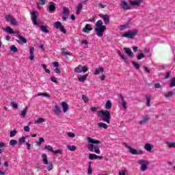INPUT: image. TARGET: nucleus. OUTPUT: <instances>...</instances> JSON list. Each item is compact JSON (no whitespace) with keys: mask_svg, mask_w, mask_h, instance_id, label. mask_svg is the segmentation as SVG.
I'll use <instances>...</instances> for the list:
<instances>
[{"mask_svg":"<svg viewBox=\"0 0 175 175\" xmlns=\"http://www.w3.org/2000/svg\"><path fill=\"white\" fill-rule=\"evenodd\" d=\"M120 6L122 8V9H124V10H131L132 8V5H131V3H128V2H126L125 0H122L121 1Z\"/></svg>","mask_w":175,"mask_h":175,"instance_id":"0eeeda50","label":"nucleus"},{"mask_svg":"<svg viewBox=\"0 0 175 175\" xmlns=\"http://www.w3.org/2000/svg\"><path fill=\"white\" fill-rule=\"evenodd\" d=\"M10 50H11V51H13L14 53H17V51H18V49H17V47H16V46H14V45H12L10 46Z\"/></svg>","mask_w":175,"mask_h":175,"instance_id":"49530a36","label":"nucleus"},{"mask_svg":"<svg viewBox=\"0 0 175 175\" xmlns=\"http://www.w3.org/2000/svg\"><path fill=\"white\" fill-rule=\"evenodd\" d=\"M174 95V92H168L167 93L164 94L165 98H172Z\"/></svg>","mask_w":175,"mask_h":175,"instance_id":"473e14b6","label":"nucleus"},{"mask_svg":"<svg viewBox=\"0 0 175 175\" xmlns=\"http://www.w3.org/2000/svg\"><path fill=\"white\" fill-rule=\"evenodd\" d=\"M144 57H145V56H144V53H139V54H138V55L137 56V59L140 60V59L144 58Z\"/></svg>","mask_w":175,"mask_h":175,"instance_id":"6e6d98bb","label":"nucleus"},{"mask_svg":"<svg viewBox=\"0 0 175 175\" xmlns=\"http://www.w3.org/2000/svg\"><path fill=\"white\" fill-rule=\"evenodd\" d=\"M126 28H129V24H124L122 26H120V31H124V29H126Z\"/></svg>","mask_w":175,"mask_h":175,"instance_id":"a19ab883","label":"nucleus"},{"mask_svg":"<svg viewBox=\"0 0 175 175\" xmlns=\"http://www.w3.org/2000/svg\"><path fill=\"white\" fill-rule=\"evenodd\" d=\"M91 161L89 162V166L88 168V174H92V167H91Z\"/></svg>","mask_w":175,"mask_h":175,"instance_id":"e433bc0d","label":"nucleus"},{"mask_svg":"<svg viewBox=\"0 0 175 175\" xmlns=\"http://www.w3.org/2000/svg\"><path fill=\"white\" fill-rule=\"evenodd\" d=\"M67 148L70 151H76L77 148L76 146H68Z\"/></svg>","mask_w":175,"mask_h":175,"instance_id":"a18cd8bd","label":"nucleus"},{"mask_svg":"<svg viewBox=\"0 0 175 175\" xmlns=\"http://www.w3.org/2000/svg\"><path fill=\"white\" fill-rule=\"evenodd\" d=\"M51 81H52V83H55L56 84L58 83V81L57 80V78H55V77H51Z\"/></svg>","mask_w":175,"mask_h":175,"instance_id":"13d9d810","label":"nucleus"},{"mask_svg":"<svg viewBox=\"0 0 175 175\" xmlns=\"http://www.w3.org/2000/svg\"><path fill=\"white\" fill-rule=\"evenodd\" d=\"M10 23H11V25H14V27L17 26V21L16 20V18H12L11 19Z\"/></svg>","mask_w":175,"mask_h":175,"instance_id":"37998d69","label":"nucleus"},{"mask_svg":"<svg viewBox=\"0 0 175 175\" xmlns=\"http://www.w3.org/2000/svg\"><path fill=\"white\" fill-rule=\"evenodd\" d=\"M167 144L170 148H175V143H172V142H167Z\"/></svg>","mask_w":175,"mask_h":175,"instance_id":"4d7b16f0","label":"nucleus"},{"mask_svg":"<svg viewBox=\"0 0 175 175\" xmlns=\"http://www.w3.org/2000/svg\"><path fill=\"white\" fill-rule=\"evenodd\" d=\"M74 72L75 73H81L82 72V70H81V68H80V66H79L78 67H76L74 70Z\"/></svg>","mask_w":175,"mask_h":175,"instance_id":"864d4df0","label":"nucleus"},{"mask_svg":"<svg viewBox=\"0 0 175 175\" xmlns=\"http://www.w3.org/2000/svg\"><path fill=\"white\" fill-rule=\"evenodd\" d=\"M17 38H19V40H16V42H18V43L20 44H24L27 43V39H25V38L21 36V35H18Z\"/></svg>","mask_w":175,"mask_h":175,"instance_id":"2eb2a0df","label":"nucleus"},{"mask_svg":"<svg viewBox=\"0 0 175 175\" xmlns=\"http://www.w3.org/2000/svg\"><path fill=\"white\" fill-rule=\"evenodd\" d=\"M53 111V113H55L56 116H61V113H62V111H61V109H59V106L57 105H55Z\"/></svg>","mask_w":175,"mask_h":175,"instance_id":"ddd939ff","label":"nucleus"},{"mask_svg":"<svg viewBox=\"0 0 175 175\" xmlns=\"http://www.w3.org/2000/svg\"><path fill=\"white\" fill-rule=\"evenodd\" d=\"M33 51H35V48L33 46H30L29 48L30 56L29 57V58L31 61L33 60V58H35V55H33Z\"/></svg>","mask_w":175,"mask_h":175,"instance_id":"f3484780","label":"nucleus"},{"mask_svg":"<svg viewBox=\"0 0 175 175\" xmlns=\"http://www.w3.org/2000/svg\"><path fill=\"white\" fill-rule=\"evenodd\" d=\"M131 64L135 68V69H136L137 70H139V69H140V64H139L137 62H132Z\"/></svg>","mask_w":175,"mask_h":175,"instance_id":"2f4dec72","label":"nucleus"},{"mask_svg":"<svg viewBox=\"0 0 175 175\" xmlns=\"http://www.w3.org/2000/svg\"><path fill=\"white\" fill-rule=\"evenodd\" d=\"M38 3V5H46V0H39Z\"/></svg>","mask_w":175,"mask_h":175,"instance_id":"e2e57ef3","label":"nucleus"},{"mask_svg":"<svg viewBox=\"0 0 175 175\" xmlns=\"http://www.w3.org/2000/svg\"><path fill=\"white\" fill-rule=\"evenodd\" d=\"M70 13V11L69 10V8H68L67 7H64L63 8V14H64V16H69Z\"/></svg>","mask_w":175,"mask_h":175,"instance_id":"c85d7f7f","label":"nucleus"},{"mask_svg":"<svg viewBox=\"0 0 175 175\" xmlns=\"http://www.w3.org/2000/svg\"><path fill=\"white\" fill-rule=\"evenodd\" d=\"M49 10L51 12H54L55 10V3L54 2H50L49 5Z\"/></svg>","mask_w":175,"mask_h":175,"instance_id":"b1692460","label":"nucleus"},{"mask_svg":"<svg viewBox=\"0 0 175 175\" xmlns=\"http://www.w3.org/2000/svg\"><path fill=\"white\" fill-rule=\"evenodd\" d=\"M118 55H120V58H122V59H123V61H124V62H126V64H129V60H128V58L122 54L121 51H118Z\"/></svg>","mask_w":175,"mask_h":175,"instance_id":"a211bd4d","label":"nucleus"},{"mask_svg":"<svg viewBox=\"0 0 175 175\" xmlns=\"http://www.w3.org/2000/svg\"><path fill=\"white\" fill-rule=\"evenodd\" d=\"M83 32H85L86 33H88L90 31H92V27L90 24H86L85 27L82 29Z\"/></svg>","mask_w":175,"mask_h":175,"instance_id":"4468645a","label":"nucleus"},{"mask_svg":"<svg viewBox=\"0 0 175 175\" xmlns=\"http://www.w3.org/2000/svg\"><path fill=\"white\" fill-rule=\"evenodd\" d=\"M55 73L59 74L61 73V68L56 67L54 70Z\"/></svg>","mask_w":175,"mask_h":175,"instance_id":"774afa93","label":"nucleus"},{"mask_svg":"<svg viewBox=\"0 0 175 175\" xmlns=\"http://www.w3.org/2000/svg\"><path fill=\"white\" fill-rule=\"evenodd\" d=\"M138 163L141 165V170L142 172H146L147 170V166L150 165L148 161H146L144 159H140L138 161Z\"/></svg>","mask_w":175,"mask_h":175,"instance_id":"20e7f679","label":"nucleus"},{"mask_svg":"<svg viewBox=\"0 0 175 175\" xmlns=\"http://www.w3.org/2000/svg\"><path fill=\"white\" fill-rule=\"evenodd\" d=\"M23 129H24L25 132H29V131H31L29 126H25Z\"/></svg>","mask_w":175,"mask_h":175,"instance_id":"69168bd1","label":"nucleus"},{"mask_svg":"<svg viewBox=\"0 0 175 175\" xmlns=\"http://www.w3.org/2000/svg\"><path fill=\"white\" fill-rule=\"evenodd\" d=\"M87 140L88 143H92L89 144V146L88 147V149L89 151H91V152H96V154H100V149H99V147L98 146H95L94 144H100V141L99 140H95L90 137H87Z\"/></svg>","mask_w":175,"mask_h":175,"instance_id":"f257e3e1","label":"nucleus"},{"mask_svg":"<svg viewBox=\"0 0 175 175\" xmlns=\"http://www.w3.org/2000/svg\"><path fill=\"white\" fill-rule=\"evenodd\" d=\"M130 152L131 154H133V155H137V150L134 148H130Z\"/></svg>","mask_w":175,"mask_h":175,"instance_id":"603ef678","label":"nucleus"},{"mask_svg":"<svg viewBox=\"0 0 175 175\" xmlns=\"http://www.w3.org/2000/svg\"><path fill=\"white\" fill-rule=\"evenodd\" d=\"M44 139L41 137L38 139V141H36L35 142L36 146H42V144L44 143Z\"/></svg>","mask_w":175,"mask_h":175,"instance_id":"c756f323","label":"nucleus"},{"mask_svg":"<svg viewBox=\"0 0 175 175\" xmlns=\"http://www.w3.org/2000/svg\"><path fill=\"white\" fill-rule=\"evenodd\" d=\"M42 122H44V120L43 119V118H40L35 121V124H42Z\"/></svg>","mask_w":175,"mask_h":175,"instance_id":"8fccbe9b","label":"nucleus"},{"mask_svg":"<svg viewBox=\"0 0 175 175\" xmlns=\"http://www.w3.org/2000/svg\"><path fill=\"white\" fill-rule=\"evenodd\" d=\"M150 121V117L145 116L142 118L141 121L139 122V125H144V124H147Z\"/></svg>","mask_w":175,"mask_h":175,"instance_id":"dca6fc26","label":"nucleus"},{"mask_svg":"<svg viewBox=\"0 0 175 175\" xmlns=\"http://www.w3.org/2000/svg\"><path fill=\"white\" fill-rule=\"evenodd\" d=\"M106 29V27H96L94 31L96 32L97 36L102 37L103 36V33Z\"/></svg>","mask_w":175,"mask_h":175,"instance_id":"6e6552de","label":"nucleus"},{"mask_svg":"<svg viewBox=\"0 0 175 175\" xmlns=\"http://www.w3.org/2000/svg\"><path fill=\"white\" fill-rule=\"evenodd\" d=\"M53 152L54 154H59V155L62 154V150H53Z\"/></svg>","mask_w":175,"mask_h":175,"instance_id":"0e129e2a","label":"nucleus"},{"mask_svg":"<svg viewBox=\"0 0 175 175\" xmlns=\"http://www.w3.org/2000/svg\"><path fill=\"white\" fill-rule=\"evenodd\" d=\"M31 17L33 20V25L39 27V22H38V12L36 11H33L31 14Z\"/></svg>","mask_w":175,"mask_h":175,"instance_id":"39448f33","label":"nucleus"},{"mask_svg":"<svg viewBox=\"0 0 175 175\" xmlns=\"http://www.w3.org/2000/svg\"><path fill=\"white\" fill-rule=\"evenodd\" d=\"M12 18H13V17H12V16H10V15L5 16V20L7 21H12Z\"/></svg>","mask_w":175,"mask_h":175,"instance_id":"052dcab7","label":"nucleus"},{"mask_svg":"<svg viewBox=\"0 0 175 175\" xmlns=\"http://www.w3.org/2000/svg\"><path fill=\"white\" fill-rule=\"evenodd\" d=\"M62 106L63 109V113H66V111L69 110V106L68 105V103H66V102H62Z\"/></svg>","mask_w":175,"mask_h":175,"instance_id":"aec40b11","label":"nucleus"},{"mask_svg":"<svg viewBox=\"0 0 175 175\" xmlns=\"http://www.w3.org/2000/svg\"><path fill=\"white\" fill-rule=\"evenodd\" d=\"M100 17L103 18L105 25H109V24H110V17L109 16L101 14L100 15Z\"/></svg>","mask_w":175,"mask_h":175,"instance_id":"f8f14e48","label":"nucleus"},{"mask_svg":"<svg viewBox=\"0 0 175 175\" xmlns=\"http://www.w3.org/2000/svg\"><path fill=\"white\" fill-rule=\"evenodd\" d=\"M36 96H45V98H50V94L47 93H39Z\"/></svg>","mask_w":175,"mask_h":175,"instance_id":"c9c22d12","label":"nucleus"},{"mask_svg":"<svg viewBox=\"0 0 175 175\" xmlns=\"http://www.w3.org/2000/svg\"><path fill=\"white\" fill-rule=\"evenodd\" d=\"M54 27L56 29H59V31L64 33H66V29H64V26L62 25V23L59 21H57L54 24Z\"/></svg>","mask_w":175,"mask_h":175,"instance_id":"423d86ee","label":"nucleus"},{"mask_svg":"<svg viewBox=\"0 0 175 175\" xmlns=\"http://www.w3.org/2000/svg\"><path fill=\"white\" fill-rule=\"evenodd\" d=\"M88 77V75H82L78 78V80L79 81H81V83H83L87 80Z\"/></svg>","mask_w":175,"mask_h":175,"instance_id":"bb28decb","label":"nucleus"},{"mask_svg":"<svg viewBox=\"0 0 175 175\" xmlns=\"http://www.w3.org/2000/svg\"><path fill=\"white\" fill-rule=\"evenodd\" d=\"M146 105L147 106L150 107L151 105L150 102H151V94H150V93H148L146 95Z\"/></svg>","mask_w":175,"mask_h":175,"instance_id":"5701e85b","label":"nucleus"},{"mask_svg":"<svg viewBox=\"0 0 175 175\" xmlns=\"http://www.w3.org/2000/svg\"><path fill=\"white\" fill-rule=\"evenodd\" d=\"M17 144V141L16 139H11L10 141V146H12V147H14Z\"/></svg>","mask_w":175,"mask_h":175,"instance_id":"c03bdc74","label":"nucleus"},{"mask_svg":"<svg viewBox=\"0 0 175 175\" xmlns=\"http://www.w3.org/2000/svg\"><path fill=\"white\" fill-rule=\"evenodd\" d=\"M3 31H5V32H8V33H14V31L13 30V29H12L10 27L8 26L6 27H3Z\"/></svg>","mask_w":175,"mask_h":175,"instance_id":"4be33fe9","label":"nucleus"},{"mask_svg":"<svg viewBox=\"0 0 175 175\" xmlns=\"http://www.w3.org/2000/svg\"><path fill=\"white\" fill-rule=\"evenodd\" d=\"M81 44H85L84 48L87 49L88 47V41L87 40H83L81 42Z\"/></svg>","mask_w":175,"mask_h":175,"instance_id":"09e8293b","label":"nucleus"},{"mask_svg":"<svg viewBox=\"0 0 175 175\" xmlns=\"http://www.w3.org/2000/svg\"><path fill=\"white\" fill-rule=\"evenodd\" d=\"M40 29H41V31H42V32H44L45 33H49V32H50V31H49V29H47V27H46V26H44V25H41V26L40 27Z\"/></svg>","mask_w":175,"mask_h":175,"instance_id":"72a5a7b5","label":"nucleus"},{"mask_svg":"<svg viewBox=\"0 0 175 175\" xmlns=\"http://www.w3.org/2000/svg\"><path fill=\"white\" fill-rule=\"evenodd\" d=\"M170 87H175V77L172 79L170 83Z\"/></svg>","mask_w":175,"mask_h":175,"instance_id":"bf43d9fd","label":"nucleus"},{"mask_svg":"<svg viewBox=\"0 0 175 175\" xmlns=\"http://www.w3.org/2000/svg\"><path fill=\"white\" fill-rule=\"evenodd\" d=\"M96 28H100V27H106L105 25H103V21H102V20H98L96 24H95Z\"/></svg>","mask_w":175,"mask_h":175,"instance_id":"a878e982","label":"nucleus"},{"mask_svg":"<svg viewBox=\"0 0 175 175\" xmlns=\"http://www.w3.org/2000/svg\"><path fill=\"white\" fill-rule=\"evenodd\" d=\"M130 5L131 6H141L142 3H143V0H133L129 1Z\"/></svg>","mask_w":175,"mask_h":175,"instance_id":"9b49d317","label":"nucleus"},{"mask_svg":"<svg viewBox=\"0 0 175 175\" xmlns=\"http://www.w3.org/2000/svg\"><path fill=\"white\" fill-rule=\"evenodd\" d=\"M103 72H105V68H103V67H98V68L95 69L94 75H99L100 73H103Z\"/></svg>","mask_w":175,"mask_h":175,"instance_id":"6ab92c4d","label":"nucleus"},{"mask_svg":"<svg viewBox=\"0 0 175 175\" xmlns=\"http://www.w3.org/2000/svg\"><path fill=\"white\" fill-rule=\"evenodd\" d=\"M98 117H101L102 121L104 122H107V124H110V120L111 119V116L110 115V112L108 110H101L97 111Z\"/></svg>","mask_w":175,"mask_h":175,"instance_id":"f03ea898","label":"nucleus"},{"mask_svg":"<svg viewBox=\"0 0 175 175\" xmlns=\"http://www.w3.org/2000/svg\"><path fill=\"white\" fill-rule=\"evenodd\" d=\"M27 137H29V136L27 135L26 137H22L19 138V140H18L19 143L21 144L25 143V139H27Z\"/></svg>","mask_w":175,"mask_h":175,"instance_id":"79ce46f5","label":"nucleus"},{"mask_svg":"<svg viewBox=\"0 0 175 175\" xmlns=\"http://www.w3.org/2000/svg\"><path fill=\"white\" fill-rule=\"evenodd\" d=\"M111 101L110 100H108L105 103V109L106 110H110L111 109Z\"/></svg>","mask_w":175,"mask_h":175,"instance_id":"393cba45","label":"nucleus"},{"mask_svg":"<svg viewBox=\"0 0 175 175\" xmlns=\"http://www.w3.org/2000/svg\"><path fill=\"white\" fill-rule=\"evenodd\" d=\"M42 162L44 165H49V160L47 159V154L46 153H44L42 154Z\"/></svg>","mask_w":175,"mask_h":175,"instance_id":"412c9836","label":"nucleus"},{"mask_svg":"<svg viewBox=\"0 0 175 175\" xmlns=\"http://www.w3.org/2000/svg\"><path fill=\"white\" fill-rule=\"evenodd\" d=\"M17 131L16 130L11 131L10 132V137H14V135H16Z\"/></svg>","mask_w":175,"mask_h":175,"instance_id":"5fc2aeb1","label":"nucleus"},{"mask_svg":"<svg viewBox=\"0 0 175 175\" xmlns=\"http://www.w3.org/2000/svg\"><path fill=\"white\" fill-rule=\"evenodd\" d=\"M128 170L126 169H124V170H122L119 172V175H126L125 173H126Z\"/></svg>","mask_w":175,"mask_h":175,"instance_id":"338daca9","label":"nucleus"},{"mask_svg":"<svg viewBox=\"0 0 175 175\" xmlns=\"http://www.w3.org/2000/svg\"><path fill=\"white\" fill-rule=\"evenodd\" d=\"M118 96L120 99L122 108L124 109V110H126V109H128V107L126 106V101H125V98H124V96H122V94H118Z\"/></svg>","mask_w":175,"mask_h":175,"instance_id":"1a4fd4ad","label":"nucleus"},{"mask_svg":"<svg viewBox=\"0 0 175 175\" xmlns=\"http://www.w3.org/2000/svg\"><path fill=\"white\" fill-rule=\"evenodd\" d=\"M27 107L23 109V110L21 111V116H22V117H23V118H25V116H27Z\"/></svg>","mask_w":175,"mask_h":175,"instance_id":"ea45409f","label":"nucleus"},{"mask_svg":"<svg viewBox=\"0 0 175 175\" xmlns=\"http://www.w3.org/2000/svg\"><path fill=\"white\" fill-rule=\"evenodd\" d=\"M68 137H75L76 135H75V133H72V132H69L67 133Z\"/></svg>","mask_w":175,"mask_h":175,"instance_id":"680f3d73","label":"nucleus"},{"mask_svg":"<svg viewBox=\"0 0 175 175\" xmlns=\"http://www.w3.org/2000/svg\"><path fill=\"white\" fill-rule=\"evenodd\" d=\"M137 35V30H130L122 35V38H127L128 39H133Z\"/></svg>","mask_w":175,"mask_h":175,"instance_id":"7ed1b4c3","label":"nucleus"},{"mask_svg":"<svg viewBox=\"0 0 175 175\" xmlns=\"http://www.w3.org/2000/svg\"><path fill=\"white\" fill-rule=\"evenodd\" d=\"M145 150H146V151L150 152V151H152V145H151V144H145Z\"/></svg>","mask_w":175,"mask_h":175,"instance_id":"cd10ccee","label":"nucleus"},{"mask_svg":"<svg viewBox=\"0 0 175 175\" xmlns=\"http://www.w3.org/2000/svg\"><path fill=\"white\" fill-rule=\"evenodd\" d=\"M124 53H126V54H127V55H129V57L130 58H133V57L135 56V55L133 54V52L132 51V49H131V48H126L124 47L123 49Z\"/></svg>","mask_w":175,"mask_h":175,"instance_id":"9d476101","label":"nucleus"},{"mask_svg":"<svg viewBox=\"0 0 175 175\" xmlns=\"http://www.w3.org/2000/svg\"><path fill=\"white\" fill-rule=\"evenodd\" d=\"M10 106L12 107L13 109H18V105L14 102H12Z\"/></svg>","mask_w":175,"mask_h":175,"instance_id":"3c124183","label":"nucleus"},{"mask_svg":"<svg viewBox=\"0 0 175 175\" xmlns=\"http://www.w3.org/2000/svg\"><path fill=\"white\" fill-rule=\"evenodd\" d=\"M45 150H47V151H50L51 152H54V149L53 148V146H45Z\"/></svg>","mask_w":175,"mask_h":175,"instance_id":"de8ad7c7","label":"nucleus"},{"mask_svg":"<svg viewBox=\"0 0 175 175\" xmlns=\"http://www.w3.org/2000/svg\"><path fill=\"white\" fill-rule=\"evenodd\" d=\"M49 165L46 167V169L49 172L53 170V163L49 162Z\"/></svg>","mask_w":175,"mask_h":175,"instance_id":"4c0bfd02","label":"nucleus"},{"mask_svg":"<svg viewBox=\"0 0 175 175\" xmlns=\"http://www.w3.org/2000/svg\"><path fill=\"white\" fill-rule=\"evenodd\" d=\"M98 128H103L104 129H107V128H108V126L105 123H103V122L98 123Z\"/></svg>","mask_w":175,"mask_h":175,"instance_id":"7c9ffc66","label":"nucleus"},{"mask_svg":"<svg viewBox=\"0 0 175 175\" xmlns=\"http://www.w3.org/2000/svg\"><path fill=\"white\" fill-rule=\"evenodd\" d=\"M82 99L85 103H88V102H90V98L85 95H82Z\"/></svg>","mask_w":175,"mask_h":175,"instance_id":"58836bf2","label":"nucleus"},{"mask_svg":"<svg viewBox=\"0 0 175 175\" xmlns=\"http://www.w3.org/2000/svg\"><path fill=\"white\" fill-rule=\"evenodd\" d=\"M89 159H90L91 161H94V159H98V155L95 154H90Z\"/></svg>","mask_w":175,"mask_h":175,"instance_id":"f704fd0d","label":"nucleus"}]
</instances>
